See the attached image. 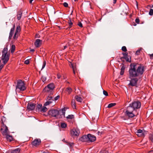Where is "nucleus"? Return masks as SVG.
Returning <instances> with one entry per match:
<instances>
[{"label":"nucleus","mask_w":153,"mask_h":153,"mask_svg":"<svg viewBox=\"0 0 153 153\" xmlns=\"http://www.w3.org/2000/svg\"><path fill=\"white\" fill-rule=\"evenodd\" d=\"M75 1H77L78 0H74Z\"/></svg>","instance_id":"0e129e2a"},{"label":"nucleus","mask_w":153,"mask_h":153,"mask_svg":"<svg viewBox=\"0 0 153 153\" xmlns=\"http://www.w3.org/2000/svg\"><path fill=\"white\" fill-rule=\"evenodd\" d=\"M136 24H134V26H136Z\"/></svg>","instance_id":"e2e57ef3"},{"label":"nucleus","mask_w":153,"mask_h":153,"mask_svg":"<svg viewBox=\"0 0 153 153\" xmlns=\"http://www.w3.org/2000/svg\"><path fill=\"white\" fill-rule=\"evenodd\" d=\"M153 7V5H152V6H150V7Z\"/></svg>","instance_id":"680f3d73"},{"label":"nucleus","mask_w":153,"mask_h":153,"mask_svg":"<svg viewBox=\"0 0 153 153\" xmlns=\"http://www.w3.org/2000/svg\"><path fill=\"white\" fill-rule=\"evenodd\" d=\"M125 67L124 66H122L121 68V71L120 72V74L123 75V74L124 72V70Z\"/></svg>","instance_id":"393cba45"},{"label":"nucleus","mask_w":153,"mask_h":153,"mask_svg":"<svg viewBox=\"0 0 153 153\" xmlns=\"http://www.w3.org/2000/svg\"><path fill=\"white\" fill-rule=\"evenodd\" d=\"M124 59H125L126 60L127 62H130L131 61L130 60H129V58L128 57V56L125 57Z\"/></svg>","instance_id":"a19ab883"},{"label":"nucleus","mask_w":153,"mask_h":153,"mask_svg":"<svg viewBox=\"0 0 153 153\" xmlns=\"http://www.w3.org/2000/svg\"><path fill=\"white\" fill-rule=\"evenodd\" d=\"M149 14L150 16H152L153 15V9H150L149 10Z\"/></svg>","instance_id":"f704fd0d"},{"label":"nucleus","mask_w":153,"mask_h":153,"mask_svg":"<svg viewBox=\"0 0 153 153\" xmlns=\"http://www.w3.org/2000/svg\"><path fill=\"white\" fill-rule=\"evenodd\" d=\"M70 67L73 69V73L74 74H75V71L76 70V68L75 64L74 63H71V65H70Z\"/></svg>","instance_id":"2eb2a0df"},{"label":"nucleus","mask_w":153,"mask_h":153,"mask_svg":"<svg viewBox=\"0 0 153 153\" xmlns=\"http://www.w3.org/2000/svg\"><path fill=\"white\" fill-rule=\"evenodd\" d=\"M26 89L24 82L21 80H18L17 84L16 86V89L18 90V89L20 91H23Z\"/></svg>","instance_id":"39448f33"},{"label":"nucleus","mask_w":153,"mask_h":153,"mask_svg":"<svg viewBox=\"0 0 153 153\" xmlns=\"http://www.w3.org/2000/svg\"><path fill=\"white\" fill-rule=\"evenodd\" d=\"M103 94L104 95H105L106 96H108V92L105 90H103Z\"/></svg>","instance_id":"58836bf2"},{"label":"nucleus","mask_w":153,"mask_h":153,"mask_svg":"<svg viewBox=\"0 0 153 153\" xmlns=\"http://www.w3.org/2000/svg\"><path fill=\"white\" fill-rule=\"evenodd\" d=\"M75 98L77 102H82V99L81 97H79L78 96H76Z\"/></svg>","instance_id":"6ab92c4d"},{"label":"nucleus","mask_w":153,"mask_h":153,"mask_svg":"<svg viewBox=\"0 0 153 153\" xmlns=\"http://www.w3.org/2000/svg\"><path fill=\"white\" fill-rule=\"evenodd\" d=\"M135 22L137 24H139L140 20L138 18H137L135 19Z\"/></svg>","instance_id":"a18cd8bd"},{"label":"nucleus","mask_w":153,"mask_h":153,"mask_svg":"<svg viewBox=\"0 0 153 153\" xmlns=\"http://www.w3.org/2000/svg\"><path fill=\"white\" fill-rule=\"evenodd\" d=\"M21 30V27L19 26L17 27L15 33H19Z\"/></svg>","instance_id":"bb28decb"},{"label":"nucleus","mask_w":153,"mask_h":153,"mask_svg":"<svg viewBox=\"0 0 153 153\" xmlns=\"http://www.w3.org/2000/svg\"><path fill=\"white\" fill-rule=\"evenodd\" d=\"M97 133L99 135H100L101 134V133L99 131H98Z\"/></svg>","instance_id":"6e6d98bb"},{"label":"nucleus","mask_w":153,"mask_h":153,"mask_svg":"<svg viewBox=\"0 0 153 153\" xmlns=\"http://www.w3.org/2000/svg\"><path fill=\"white\" fill-rule=\"evenodd\" d=\"M33 0H30V4H31L32 3V1H33Z\"/></svg>","instance_id":"bf43d9fd"},{"label":"nucleus","mask_w":153,"mask_h":153,"mask_svg":"<svg viewBox=\"0 0 153 153\" xmlns=\"http://www.w3.org/2000/svg\"><path fill=\"white\" fill-rule=\"evenodd\" d=\"M53 103L52 101H48L47 102H46L44 104V105L45 106H47L48 105H49Z\"/></svg>","instance_id":"412c9836"},{"label":"nucleus","mask_w":153,"mask_h":153,"mask_svg":"<svg viewBox=\"0 0 153 153\" xmlns=\"http://www.w3.org/2000/svg\"><path fill=\"white\" fill-rule=\"evenodd\" d=\"M46 65V62L45 61H44L43 62V64L42 66V69H43L44 68Z\"/></svg>","instance_id":"c03bdc74"},{"label":"nucleus","mask_w":153,"mask_h":153,"mask_svg":"<svg viewBox=\"0 0 153 153\" xmlns=\"http://www.w3.org/2000/svg\"><path fill=\"white\" fill-rule=\"evenodd\" d=\"M29 63V59H27L25 61V63L26 64H28Z\"/></svg>","instance_id":"37998d69"},{"label":"nucleus","mask_w":153,"mask_h":153,"mask_svg":"<svg viewBox=\"0 0 153 153\" xmlns=\"http://www.w3.org/2000/svg\"><path fill=\"white\" fill-rule=\"evenodd\" d=\"M15 24H14L13 25V27L10 30L9 37V39L10 40L11 39L13 36V33H14V31L15 30Z\"/></svg>","instance_id":"9d476101"},{"label":"nucleus","mask_w":153,"mask_h":153,"mask_svg":"<svg viewBox=\"0 0 153 153\" xmlns=\"http://www.w3.org/2000/svg\"><path fill=\"white\" fill-rule=\"evenodd\" d=\"M140 50H137L136 52V55H138L140 52Z\"/></svg>","instance_id":"3c124183"},{"label":"nucleus","mask_w":153,"mask_h":153,"mask_svg":"<svg viewBox=\"0 0 153 153\" xmlns=\"http://www.w3.org/2000/svg\"><path fill=\"white\" fill-rule=\"evenodd\" d=\"M151 140L152 142H153V137H151Z\"/></svg>","instance_id":"052dcab7"},{"label":"nucleus","mask_w":153,"mask_h":153,"mask_svg":"<svg viewBox=\"0 0 153 153\" xmlns=\"http://www.w3.org/2000/svg\"><path fill=\"white\" fill-rule=\"evenodd\" d=\"M4 136L5 137L8 141L11 142L13 140V138L12 136L10 135H9V134H7Z\"/></svg>","instance_id":"4468645a"},{"label":"nucleus","mask_w":153,"mask_h":153,"mask_svg":"<svg viewBox=\"0 0 153 153\" xmlns=\"http://www.w3.org/2000/svg\"><path fill=\"white\" fill-rule=\"evenodd\" d=\"M122 50L124 52H126L127 51L126 47L125 46H123L122 47Z\"/></svg>","instance_id":"c9c22d12"},{"label":"nucleus","mask_w":153,"mask_h":153,"mask_svg":"<svg viewBox=\"0 0 153 153\" xmlns=\"http://www.w3.org/2000/svg\"><path fill=\"white\" fill-rule=\"evenodd\" d=\"M20 151V149L19 148H18L11 150V153H19Z\"/></svg>","instance_id":"a211bd4d"},{"label":"nucleus","mask_w":153,"mask_h":153,"mask_svg":"<svg viewBox=\"0 0 153 153\" xmlns=\"http://www.w3.org/2000/svg\"><path fill=\"white\" fill-rule=\"evenodd\" d=\"M61 75L59 74H57V77L58 79H60V77H61Z\"/></svg>","instance_id":"8fccbe9b"},{"label":"nucleus","mask_w":153,"mask_h":153,"mask_svg":"<svg viewBox=\"0 0 153 153\" xmlns=\"http://www.w3.org/2000/svg\"><path fill=\"white\" fill-rule=\"evenodd\" d=\"M99 153H108V150L106 149H102Z\"/></svg>","instance_id":"c756f323"},{"label":"nucleus","mask_w":153,"mask_h":153,"mask_svg":"<svg viewBox=\"0 0 153 153\" xmlns=\"http://www.w3.org/2000/svg\"><path fill=\"white\" fill-rule=\"evenodd\" d=\"M22 16V12L21 10L19 11L17 14V19L19 20L21 18Z\"/></svg>","instance_id":"dca6fc26"},{"label":"nucleus","mask_w":153,"mask_h":153,"mask_svg":"<svg viewBox=\"0 0 153 153\" xmlns=\"http://www.w3.org/2000/svg\"><path fill=\"white\" fill-rule=\"evenodd\" d=\"M47 110L48 109L45 106H43L39 110L41 112L42 111L43 112H45L46 111H47Z\"/></svg>","instance_id":"4be33fe9"},{"label":"nucleus","mask_w":153,"mask_h":153,"mask_svg":"<svg viewBox=\"0 0 153 153\" xmlns=\"http://www.w3.org/2000/svg\"><path fill=\"white\" fill-rule=\"evenodd\" d=\"M68 47V45H66L64 46L63 49L64 50V49H65Z\"/></svg>","instance_id":"864d4df0"},{"label":"nucleus","mask_w":153,"mask_h":153,"mask_svg":"<svg viewBox=\"0 0 153 153\" xmlns=\"http://www.w3.org/2000/svg\"><path fill=\"white\" fill-rule=\"evenodd\" d=\"M15 49V46L14 45H12L10 48L11 52L12 53H13Z\"/></svg>","instance_id":"aec40b11"},{"label":"nucleus","mask_w":153,"mask_h":153,"mask_svg":"<svg viewBox=\"0 0 153 153\" xmlns=\"http://www.w3.org/2000/svg\"><path fill=\"white\" fill-rule=\"evenodd\" d=\"M67 144L71 148L74 146V143H67Z\"/></svg>","instance_id":"2f4dec72"},{"label":"nucleus","mask_w":153,"mask_h":153,"mask_svg":"<svg viewBox=\"0 0 153 153\" xmlns=\"http://www.w3.org/2000/svg\"><path fill=\"white\" fill-rule=\"evenodd\" d=\"M141 105L140 102L138 101H134L130 104L127 107L125 112L126 115L129 117H134L135 116L134 114L133 113L134 111L140 108Z\"/></svg>","instance_id":"f03ea898"},{"label":"nucleus","mask_w":153,"mask_h":153,"mask_svg":"<svg viewBox=\"0 0 153 153\" xmlns=\"http://www.w3.org/2000/svg\"><path fill=\"white\" fill-rule=\"evenodd\" d=\"M65 108L59 111L56 109L51 110L48 111V114L51 117H54L57 118H60L62 117V115L64 117H65Z\"/></svg>","instance_id":"7ed1b4c3"},{"label":"nucleus","mask_w":153,"mask_h":153,"mask_svg":"<svg viewBox=\"0 0 153 153\" xmlns=\"http://www.w3.org/2000/svg\"><path fill=\"white\" fill-rule=\"evenodd\" d=\"M62 140V141L64 142H65V143H68V142H66V141H65V139H64Z\"/></svg>","instance_id":"13d9d810"},{"label":"nucleus","mask_w":153,"mask_h":153,"mask_svg":"<svg viewBox=\"0 0 153 153\" xmlns=\"http://www.w3.org/2000/svg\"><path fill=\"white\" fill-rule=\"evenodd\" d=\"M88 142H93L96 140V137L94 135L91 134H88Z\"/></svg>","instance_id":"6e6552de"},{"label":"nucleus","mask_w":153,"mask_h":153,"mask_svg":"<svg viewBox=\"0 0 153 153\" xmlns=\"http://www.w3.org/2000/svg\"><path fill=\"white\" fill-rule=\"evenodd\" d=\"M55 88V85L53 83H51L45 87L43 91L45 92H47L48 93L52 94L53 90Z\"/></svg>","instance_id":"20e7f679"},{"label":"nucleus","mask_w":153,"mask_h":153,"mask_svg":"<svg viewBox=\"0 0 153 153\" xmlns=\"http://www.w3.org/2000/svg\"><path fill=\"white\" fill-rule=\"evenodd\" d=\"M19 33H15L13 37L14 39H16L18 36Z\"/></svg>","instance_id":"7c9ffc66"},{"label":"nucleus","mask_w":153,"mask_h":153,"mask_svg":"<svg viewBox=\"0 0 153 153\" xmlns=\"http://www.w3.org/2000/svg\"><path fill=\"white\" fill-rule=\"evenodd\" d=\"M53 105H51V106H53Z\"/></svg>","instance_id":"69168bd1"},{"label":"nucleus","mask_w":153,"mask_h":153,"mask_svg":"<svg viewBox=\"0 0 153 153\" xmlns=\"http://www.w3.org/2000/svg\"><path fill=\"white\" fill-rule=\"evenodd\" d=\"M41 79H42V81L43 82H45L46 81V78L45 77L43 76L42 77Z\"/></svg>","instance_id":"ea45409f"},{"label":"nucleus","mask_w":153,"mask_h":153,"mask_svg":"<svg viewBox=\"0 0 153 153\" xmlns=\"http://www.w3.org/2000/svg\"><path fill=\"white\" fill-rule=\"evenodd\" d=\"M40 143L41 140L40 139H36L32 142V145L36 146L39 145Z\"/></svg>","instance_id":"9b49d317"},{"label":"nucleus","mask_w":153,"mask_h":153,"mask_svg":"<svg viewBox=\"0 0 153 153\" xmlns=\"http://www.w3.org/2000/svg\"><path fill=\"white\" fill-rule=\"evenodd\" d=\"M116 105V103H111L108 104V108H111L112 107L115 105Z\"/></svg>","instance_id":"cd10ccee"},{"label":"nucleus","mask_w":153,"mask_h":153,"mask_svg":"<svg viewBox=\"0 0 153 153\" xmlns=\"http://www.w3.org/2000/svg\"><path fill=\"white\" fill-rule=\"evenodd\" d=\"M59 95H58L56 97H55L54 98V100H58L59 98Z\"/></svg>","instance_id":"de8ad7c7"},{"label":"nucleus","mask_w":153,"mask_h":153,"mask_svg":"<svg viewBox=\"0 0 153 153\" xmlns=\"http://www.w3.org/2000/svg\"><path fill=\"white\" fill-rule=\"evenodd\" d=\"M66 91L69 94H70L72 91V89L71 88H66Z\"/></svg>","instance_id":"473e14b6"},{"label":"nucleus","mask_w":153,"mask_h":153,"mask_svg":"<svg viewBox=\"0 0 153 153\" xmlns=\"http://www.w3.org/2000/svg\"><path fill=\"white\" fill-rule=\"evenodd\" d=\"M67 119H72L74 118V116L73 115H69L66 117Z\"/></svg>","instance_id":"72a5a7b5"},{"label":"nucleus","mask_w":153,"mask_h":153,"mask_svg":"<svg viewBox=\"0 0 153 153\" xmlns=\"http://www.w3.org/2000/svg\"><path fill=\"white\" fill-rule=\"evenodd\" d=\"M142 133V131L141 129L138 130L137 131V134Z\"/></svg>","instance_id":"49530a36"},{"label":"nucleus","mask_w":153,"mask_h":153,"mask_svg":"<svg viewBox=\"0 0 153 153\" xmlns=\"http://www.w3.org/2000/svg\"><path fill=\"white\" fill-rule=\"evenodd\" d=\"M150 57L151 59H153V54L150 55Z\"/></svg>","instance_id":"603ef678"},{"label":"nucleus","mask_w":153,"mask_h":153,"mask_svg":"<svg viewBox=\"0 0 153 153\" xmlns=\"http://www.w3.org/2000/svg\"><path fill=\"white\" fill-rule=\"evenodd\" d=\"M35 107V105L33 103H29L27 106V108L29 111L33 110Z\"/></svg>","instance_id":"1a4fd4ad"},{"label":"nucleus","mask_w":153,"mask_h":153,"mask_svg":"<svg viewBox=\"0 0 153 153\" xmlns=\"http://www.w3.org/2000/svg\"><path fill=\"white\" fill-rule=\"evenodd\" d=\"M117 1V0H113V4H115Z\"/></svg>","instance_id":"5fc2aeb1"},{"label":"nucleus","mask_w":153,"mask_h":153,"mask_svg":"<svg viewBox=\"0 0 153 153\" xmlns=\"http://www.w3.org/2000/svg\"><path fill=\"white\" fill-rule=\"evenodd\" d=\"M88 135H84L81 137L79 139V140L82 142H88Z\"/></svg>","instance_id":"ddd939ff"},{"label":"nucleus","mask_w":153,"mask_h":153,"mask_svg":"<svg viewBox=\"0 0 153 153\" xmlns=\"http://www.w3.org/2000/svg\"><path fill=\"white\" fill-rule=\"evenodd\" d=\"M61 126L62 128H65L67 126V125L66 123H61Z\"/></svg>","instance_id":"c85d7f7f"},{"label":"nucleus","mask_w":153,"mask_h":153,"mask_svg":"<svg viewBox=\"0 0 153 153\" xmlns=\"http://www.w3.org/2000/svg\"><path fill=\"white\" fill-rule=\"evenodd\" d=\"M78 25L80 27H82L83 26L82 23L81 22H79Z\"/></svg>","instance_id":"09e8293b"},{"label":"nucleus","mask_w":153,"mask_h":153,"mask_svg":"<svg viewBox=\"0 0 153 153\" xmlns=\"http://www.w3.org/2000/svg\"><path fill=\"white\" fill-rule=\"evenodd\" d=\"M80 131L78 128H73L71 131V134L72 136H78L80 133Z\"/></svg>","instance_id":"0eeeda50"},{"label":"nucleus","mask_w":153,"mask_h":153,"mask_svg":"<svg viewBox=\"0 0 153 153\" xmlns=\"http://www.w3.org/2000/svg\"><path fill=\"white\" fill-rule=\"evenodd\" d=\"M30 51L31 52H34V49H31L30 50Z\"/></svg>","instance_id":"4d7b16f0"},{"label":"nucleus","mask_w":153,"mask_h":153,"mask_svg":"<svg viewBox=\"0 0 153 153\" xmlns=\"http://www.w3.org/2000/svg\"><path fill=\"white\" fill-rule=\"evenodd\" d=\"M3 123V126H2V128L1 129V131L3 135L4 136L7 134H9V131H8L7 127L4 125L3 122H2Z\"/></svg>","instance_id":"423d86ee"},{"label":"nucleus","mask_w":153,"mask_h":153,"mask_svg":"<svg viewBox=\"0 0 153 153\" xmlns=\"http://www.w3.org/2000/svg\"><path fill=\"white\" fill-rule=\"evenodd\" d=\"M64 6L65 7H67L68 6V4L66 2H64L63 4Z\"/></svg>","instance_id":"79ce46f5"},{"label":"nucleus","mask_w":153,"mask_h":153,"mask_svg":"<svg viewBox=\"0 0 153 153\" xmlns=\"http://www.w3.org/2000/svg\"><path fill=\"white\" fill-rule=\"evenodd\" d=\"M123 58H124L125 57H126L127 56H128V53H123Z\"/></svg>","instance_id":"e433bc0d"},{"label":"nucleus","mask_w":153,"mask_h":153,"mask_svg":"<svg viewBox=\"0 0 153 153\" xmlns=\"http://www.w3.org/2000/svg\"><path fill=\"white\" fill-rule=\"evenodd\" d=\"M73 22L74 21L73 20L72 21L71 19H69L68 20V23L69 25V27H68L69 28H71L72 27L73 25Z\"/></svg>","instance_id":"f3484780"},{"label":"nucleus","mask_w":153,"mask_h":153,"mask_svg":"<svg viewBox=\"0 0 153 153\" xmlns=\"http://www.w3.org/2000/svg\"><path fill=\"white\" fill-rule=\"evenodd\" d=\"M125 9H123V12L125 13H127L128 12V7L127 5H126L125 6H124Z\"/></svg>","instance_id":"b1692460"},{"label":"nucleus","mask_w":153,"mask_h":153,"mask_svg":"<svg viewBox=\"0 0 153 153\" xmlns=\"http://www.w3.org/2000/svg\"><path fill=\"white\" fill-rule=\"evenodd\" d=\"M145 71V67L142 65L135 63H131L128 71L129 77L131 79L128 85L136 86L139 80L142 78Z\"/></svg>","instance_id":"f257e3e1"},{"label":"nucleus","mask_w":153,"mask_h":153,"mask_svg":"<svg viewBox=\"0 0 153 153\" xmlns=\"http://www.w3.org/2000/svg\"><path fill=\"white\" fill-rule=\"evenodd\" d=\"M51 94H50V95L48 96L47 98V100L48 101H52V102L54 100H53L52 97L51 95Z\"/></svg>","instance_id":"a878e982"},{"label":"nucleus","mask_w":153,"mask_h":153,"mask_svg":"<svg viewBox=\"0 0 153 153\" xmlns=\"http://www.w3.org/2000/svg\"><path fill=\"white\" fill-rule=\"evenodd\" d=\"M42 105L41 104H39L37 105V108H38V109H41V108H42Z\"/></svg>","instance_id":"4c0bfd02"},{"label":"nucleus","mask_w":153,"mask_h":153,"mask_svg":"<svg viewBox=\"0 0 153 153\" xmlns=\"http://www.w3.org/2000/svg\"><path fill=\"white\" fill-rule=\"evenodd\" d=\"M42 41L39 39H37L34 43V45L36 47H39L41 45Z\"/></svg>","instance_id":"f8f14e48"},{"label":"nucleus","mask_w":153,"mask_h":153,"mask_svg":"<svg viewBox=\"0 0 153 153\" xmlns=\"http://www.w3.org/2000/svg\"><path fill=\"white\" fill-rule=\"evenodd\" d=\"M71 105L72 107L74 108H76V104L75 101L74 100H73L71 102Z\"/></svg>","instance_id":"5701e85b"}]
</instances>
